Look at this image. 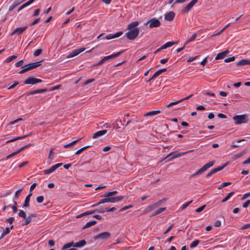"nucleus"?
Masks as SVG:
<instances>
[{
	"label": "nucleus",
	"mask_w": 250,
	"mask_h": 250,
	"mask_svg": "<svg viewBox=\"0 0 250 250\" xmlns=\"http://www.w3.org/2000/svg\"><path fill=\"white\" fill-rule=\"evenodd\" d=\"M215 163L214 161H210L208 163L205 164L202 167L198 169L195 173L193 174L191 176L194 177L197 175L202 174L205 171H206L208 168L213 166Z\"/></svg>",
	"instance_id": "nucleus-1"
},
{
	"label": "nucleus",
	"mask_w": 250,
	"mask_h": 250,
	"mask_svg": "<svg viewBox=\"0 0 250 250\" xmlns=\"http://www.w3.org/2000/svg\"><path fill=\"white\" fill-rule=\"evenodd\" d=\"M232 119L234 120V123L236 125L246 123L248 121V116L246 114L235 115L233 117Z\"/></svg>",
	"instance_id": "nucleus-2"
},
{
	"label": "nucleus",
	"mask_w": 250,
	"mask_h": 250,
	"mask_svg": "<svg viewBox=\"0 0 250 250\" xmlns=\"http://www.w3.org/2000/svg\"><path fill=\"white\" fill-rule=\"evenodd\" d=\"M86 244V242L84 240H82L76 243H74L73 242H71L63 245V249H68L71 247L81 248L85 245Z\"/></svg>",
	"instance_id": "nucleus-3"
},
{
	"label": "nucleus",
	"mask_w": 250,
	"mask_h": 250,
	"mask_svg": "<svg viewBox=\"0 0 250 250\" xmlns=\"http://www.w3.org/2000/svg\"><path fill=\"white\" fill-rule=\"evenodd\" d=\"M104 198L102 199V202L105 203H116L121 201L124 199V196H119L116 197L107 196L104 197Z\"/></svg>",
	"instance_id": "nucleus-4"
},
{
	"label": "nucleus",
	"mask_w": 250,
	"mask_h": 250,
	"mask_svg": "<svg viewBox=\"0 0 250 250\" xmlns=\"http://www.w3.org/2000/svg\"><path fill=\"white\" fill-rule=\"evenodd\" d=\"M125 33L127 38L130 40H134L139 33V30L138 28H134Z\"/></svg>",
	"instance_id": "nucleus-5"
},
{
	"label": "nucleus",
	"mask_w": 250,
	"mask_h": 250,
	"mask_svg": "<svg viewBox=\"0 0 250 250\" xmlns=\"http://www.w3.org/2000/svg\"><path fill=\"white\" fill-rule=\"evenodd\" d=\"M123 52V51H120V52H117L116 53L111 54L109 56H105L104 58H103L102 60H101L98 62V63H97V65H101V64H103L105 62L108 61L109 60L112 59L113 58L117 57L119 56H120Z\"/></svg>",
	"instance_id": "nucleus-6"
},
{
	"label": "nucleus",
	"mask_w": 250,
	"mask_h": 250,
	"mask_svg": "<svg viewBox=\"0 0 250 250\" xmlns=\"http://www.w3.org/2000/svg\"><path fill=\"white\" fill-rule=\"evenodd\" d=\"M148 24H149V27L152 28L153 27H159L161 23L158 19L154 18L150 19L146 23V25Z\"/></svg>",
	"instance_id": "nucleus-7"
},
{
	"label": "nucleus",
	"mask_w": 250,
	"mask_h": 250,
	"mask_svg": "<svg viewBox=\"0 0 250 250\" xmlns=\"http://www.w3.org/2000/svg\"><path fill=\"white\" fill-rule=\"evenodd\" d=\"M42 80L34 77H29L24 81V83L26 84H34L37 83H41Z\"/></svg>",
	"instance_id": "nucleus-8"
},
{
	"label": "nucleus",
	"mask_w": 250,
	"mask_h": 250,
	"mask_svg": "<svg viewBox=\"0 0 250 250\" xmlns=\"http://www.w3.org/2000/svg\"><path fill=\"white\" fill-rule=\"evenodd\" d=\"M110 233L108 232L105 231L102 233H101L94 237V239L95 240L97 239H103L106 240L108 239L110 237Z\"/></svg>",
	"instance_id": "nucleus-9"
},
{
	"label": "nucleus",
	"mask_w": 250,
	"mask_h": 250,
	"mask_svg": "<svg viewBox=\"0 0 250 250\" xmlns=\"http://www.w3.org/2000/svg\"><path fill=\"white\" fill-rule=\"evenodd\" d=\"M85 50V48L84 47H82L75 49L68 54V55L67 56V58H70L75 57L79 55L80 53L84 51Z\"/></svg>",
	"instance_id": "nucleus-10"
},
{
	"label": "nucleus",
	"mask_w": 250,
	"mask_h": 250,
	"mask_svg": "<svg viewBox=\"0 0 250 250\" xmlns=\"http://www.w3.org/2000/svg\"><path fill=\"white\" fill-rule=\"evenodd\" d=\"M62 165V163H58L56 165L52 166L50 168L43 170L45 174H49L54 171L57 168L61 167Z\"/></svg>",
	"instance_id": "nucleus-11"
},
{
	"label": "nucleus",
	"mask_w": 250,
	"mask_h": 250,
	"mask_svg": "<svg viewBox=\"0 0 250 250\" xmlns=\"http://www.w3.org/2000/svg\"><path fill=\"white\" fill-rule=\"evenodd\" d=\"M41 65V62H37L33 63H30L27 65H25V67L27 68V71L33 69Z\"/></svg>",
	"instance_id": "nucleus-12"
},
{
	"label": "nucleus",
	"mask_w": 250,
	"mask_h": 250,
	"mask_svg": "<svg viewBox=\"0 0 250 250\" xmlns=\"http://www.w3.org/2000/svg\"><path fill=\"white\" fill-rule=\"evenodd\" d=\"M27 28V26L21 27L15 29L11 33V35H13L16 33L18 35H20Z\"/></svg>",
	"instance_id": "nucleus-13"
},
{
	"label": "nucleus",
	"mask_w": 250,
	"mask_h": 250,
	"mask_svg": "<svg viewBox=\"0 0 250 250\" xmlns=\"http://www.w3.org/2000/svg\"><path fill=\"white\" fill-rule=\"evenodd\" d=\"M158 203H156L152 205L148 206L143 211V214H145L151 211L158 207Z\"/></svg>",
	"instance_id": "nucleus-14"
},
{
	"label": "nucleus",
	"mask_w": 250,
	"mask_h": 250,
	"mask_svg": "<svg viewBox=\"0 0 250 250\" xmlns=\"http://www.w3.org/2000/svg\"><path fill=\"white\" fill-rule=\"evenodd\" d=\"M198 0H192L185 7L184 11L185 12L189 11L194 4L197 2Z\"/></svg>",
	"instance_id": "nucleus-15"
},
{
	"label": "nucleus",
	"mask_w": 250,
	"mask_h": 250,
	"mask_svg": "<svg viewBox=\"0 0 250 250\" xmlns=\"http://www.w3.org/2000/svg\"><path fill=\"white\" fill-rule=\"evenodd\" d=\"M194 151V150H189V151H186V152H181V153H177L176 154H175V155L173 156L172 157H171L170 158L168 159L167 161H170L171 160H172L173 159L176 158H178V157H181V156H182L187 153H190L191 152H193Z\"/></svg>",
	"instance_id": "nucleus-16"
},
{
	"label": "nucleus",
	"mask_w": 250,
	"mask_h": 250,
	"mask_svg": "<svg viewBox=\"0 0 250 250\" xmlns=\"http://www.w3.org/2000/svg\"><path fill=\"white\" fill-rule=\"evenodd\" d=\"M175 16V13L172 12H169L166 14L165 16V19L167 21H171L173 20Z\"/></svg>",
	"instance_id": "nucleus-17"
},
{
	"label": "nucleus",
	"mask_w": 250,
	"mask_h": 250,
	"mask_svg": "<svg viewBox=\"0 0 250 250\" xmlns=\"http://www.w3.org/2000/svg\"><path fill=\"white\" fill-rule=\"evenodd\" d=\"M106 132V130H102L98 131L93 134L92 138L93 139H96L100 136L104 135Z\"/></svg>",
	"instance_id": "nucleus-18"
},
{
	"label": "nucleus",
	"mask_w": 250,
	"mask_h": 250,
	"mask_svg": "<svg viewBox=\"0 0 250 250\" xmlns=\"http://www.w3.org/2000/svg\"><path fill=\"white\" fill-rule=\"evenodd\" d=\"M250 64V60L243 59L236 63L237 66H244Z\"/></svg>",
	"instance_id": "nucleus-19"
},
{
	"label": "nucleus",
	"mask_w": 250,
	"mask_h": 250,
	"mask_svg": "<svg viewBox=\"0 0 250 250\" xmlns=\"http://www.w3.org/2000/svg\"><path fill=\"white\" fill-rule=\"evenodd\" d=\"M229 53V50H226L225 51L222 52L221 53H218L216 57H215V60H220L223 59L226 55Z\"/></svg>",
	"instance_id": "nucleus-20"
},
{
	"label": "nucleus",
	"mask_w": 250,
	"mask_h": 250,
	"mask_svg": "<svg viewBox=\"0 0 250 250\" xmlns=\"http://www.w3.org/2000/svg\"><path fill=\"white\" fill-rule=\"evenodd\" d=\"M246 153V150H243V151H241V152H239V153L234 155L232 157V161H235L236 159L240 158L241 157L243 156Z\"/></svg>",
	"instance_id": "nucleus-21"
},
{
	"label": "nucleus",
	"mask_w": 250,
	"mask_h": 250,
	"mask_svg": "<svg viewBox=\"0 0 250 250\" xmlns=\"http://www.w3.org/2000/svg\"><path fill=\"white\" fill-rule=\"evenodd\" d=\"M32 195V193H30L26 197L24 201V203L22 206V208L27 207L29 205V201L30 199V197Z\"/></svg>",
	"instance_id": "nucleus-22"
},
{
	"label": "nucleus",
	"mask_w": 250,
	"mask_h": 250,
	"mask_svg": "<svg viewBox=\"0 0 250 250\" xmlns=\"http://www.w3.org/2000/svg\"><path fill=\"white\" fill-rule=\"evenodd\" d=\"M176 43L175 42H168L165 43L164 45H162L161 46V49H166L167 47H171L173 45L175 44Z\"/></svg>",
	"instance_id": "nucleus-23"
},
{
	"label": "nucleus",
	"mask_w": 250,
	"mask_h": 250,
	"mask_svg": "<svg viewBox=\"0 0 250 250\" xmlns=\"http://www.w3.org/2000/svg\"><path fill=\"white\" fill-rule=\"evenodd\" d=\"M46 91V89H37L30 91L28 95H33L37 93H43Z\"/></svg>",
	"instance_id": "nucleus-24"
},
{
	"label": "nucleus",
	"mask_w": 250,
	"mask_h": 250,
	"mask_svg": "<svg viewBox=\"0 0 250 250\" xmlns=\"http://www.w3.org/2000/svg\"><path fill=\"white\" fill-rule=\"evenodd\" d=\"M21 1H15L9 8V11H12L16 7L19 5Z\"/></svg>",
	"instance_id": "nucleus-25"
},
{
	"label": "nucleus",
	"mask_w": 250,
	"mask_h": 250,
	"mask_svg": "<svg viewBox=\"0 0 250 250\" xmlns=\"http://www.w3.org/2000/svg\"><path fill=\"white\" fill-rule=\"evenodd\" d=\"M139 24L138 21H133L131 23L129 24L127 26V29L128 30H132V29L135 27H136Z\"/></svg>",
	"instance_id": "nucleus-26"
},
{
	"label": "nucleus",
	"mask_w": 250,
	"mask_h": 250,
	"mask_svg": "<svg viewBox=\"0 0 250 250\" xmlns=\"http://www.w3.org/2000/svg\"><path fill=\"white\" fill-rule=\"evenodd\" d=\"M160 113V110H153V111H149V112L146 113L144 115V116H153V115H155L157 114H159Z\"/></svg>",
	"instance_id": "nucleus-27"
},
{
	"label": "nucleus",
	"mask_w": 250,
	"mask_h": 250,
	"mask_svg": "<svg viewBox=\"0 0 250 250\" xmlns=\"http://www.w3.org/2000/svg\"><path fill=\"white\" fill-rule=\"evenodd\" d=\"M227 165H228V163H226V164H224L221 167H216V168H213V169H212L211 170L214 172V173H215L217 172H218L219 171H220L222 169H223L225 167H226L227 166Z\"/></svg>",
	"instance_id": "nucleus-28"
},
{
	"label": "nucleus",
	"mask_w": 250,
	"mask_h": 250,
	"mask_svg": "<svg viewBox=\"0 0 250 250\" xmlns=\"http://www.w3.org/2000/svg\"><path fill=\"white\" fill-rule=\"evenodd\" d=\"M97 222L96 221H92L90 222H87L83 227V229H85L88 228L93 225H94L96 224Z\"/></svg>",
	"instance_id": "nucleus-29"
},
{
	"label": "nucleus",
	"mask_w": 250,
	"mask_h": 250,
	"mask_svg": "<svg viewBox=\"0 0 250 250\" xmlns=\"http://www.w3.org/2000/svg\"><path fill=\"white\" fill-rule=\"evenodd\" d=\"M81 139V138L80 139H79L78 140H75L70 143H68V144H65L64 145H63V147L64 148H68L70 146H72L74 145V144H75L77 142H78V141H79Z\"/></svg>",
	"instance_id": "nucleus-30"
},
{
	"label": "nucleus",
	"mask_w": 250,
	"mask_h": 250,
	"mask_svg": "<svg viewBox=\"0 0 250 250\" xmlns=\"http://www.w3.org/2000/svg\"><path fill=\"white\" fill-rule=\"evenodd\" d=\"M118 193V192L116 190L111 191V192H108L105 193L103 197H107V196H113V195H115L117 194Z\"/></svg>",
	"instance_id": "nucleus-31"
},
{
	"label": "nucleus",
	"mask_w": 250,
	"mask_h": 250,
	"mask_svg": "<svg viewBox=\"0 0 250 250\" xmlns=\"http://www.w3.org/2000/svg\"><path fill=\"white\" fill-rule=\"evenodd\" d=\"M28 135H24V136H23L18 137L15 138H14V139H11V140H9L7 141L6 142V143H10V142H14V141H17L18 140L24 138L26 137L27 136H28Z\"/></svg>",
	"instance_id": "nucleus-32"
},
{
	"label": "nucleus",
	"mask_w": 250,
	"mask_h": 250,
	"mask_svg": "<svg viewBox=\"0 0 250 250\" xmlns=\"http://www.w3.org/2000/svg\"><path fill=\"white\" fill-rule=\"evenodd\" d=\"M10 229H9L8 227H7L5 229L3 230V232L2 233L0 239L2 238L5 235H7V234L10 233Z\"/></svg>",
	"instance_id": "nucleus-33"
},
{
	"label": "nucleus",
	"mask_w": 250,
	"mask_h": 250,
	"mask_svg": "<svg viewBox=\"0 0 250 250\" xmlns=\"http://www.w3.org/2000/svg\"><path fill=\"white\" fill-rule=\"evenodd\" d=\"M160 74V71L159 70L157 71L147 81V82L151 81L154 80L156 77H158Z\"/></svg>",
	"instance_id": "nucleus-34"
},
{
	"label": "nucleus",
	"mask_w": 250,
	"mask_h": 250,
	"mask_svg": "<svg viewBox=\"0 0 250 250\" xmlns=\"http://www.w3.org/2000/svg\"><path fill=\"white\" fill-rule=\"evenodd\" d=\"M197 34L196 33L193 34L192 36L185 42V46H186L187 44H188L190 42L194 41L195 38H196Z\"/></svg>",
	"instance_id": "nucleus-35"
},
{
	"label": "nucleus",
	"mask_w": 250,
	"mask_h": 250,
	"mask_svg": "<svg viewBox=\"0 0 250 250\" xmlns=\"http://www.w3.org/2000/svg\"><path fill=\"white\" fill-rule=\"evenodd\" d=\"M166 210V208H161L157 209L155 212L152 214L151 216H154L155 215H158L162 213L163 211Z\"/></svg>",
	"instance_id": "nucleus-36"
},
{
	"label": "nucleus",
	"mask_w": 250,
	"mask_h": 250,
	"mask_svg": "<svg viewBox=\"0 0 250 250\" xmlns=\"http://www.w3.org/2000/svg\"><path fill=\"white\" fill-rule=\"evenodd\" d=\"M234 192H229L226 196V197L223 199L222 201V202H225L227 201H228L233 194Z\"/></svg>",
	"instance_id": "nucleus-37"
},
{
	"label": "nucleus",
	"mask_w": 250,
	"mask_h": 250,
	"mask_svg": "<svg viewBox=\"0 0 250 250\" xmlns=\"http://www.w3.org/2000/svg\"><path fill=\"white\" fill-rule=\"evenodd\" d=\"M17 58V56L16 55H13V56H10L9 57H8L5 60V62H11L12 61L14 60V59H16Z\"/></svg>",
	"instance_id": "nucleus-38"
},
{
	"label": "nucleus",
	"mask_w": 250,
	"mask_h": 250,
	"mask_svg": "<svg viewBox=\"0 0 250 250\" xmlns=\"http://www.w3.org/2000/svg\"><path fill=\"white\" fill-rule=\"evenodd\" d=\"M199 243L200 241L199 240H196L193 241L190 245V248H193L196 247L199 244Z\"/></svg>",
	"instance_id": "nucleus-39"
},
{
	"label": "nucleus",
	"mask_w": 250,
	"mask_h": 250,
	"mask_svg": "<svg viewBox=\"0 0 250 250\" xmlns=\"http://www.w3.org/2000/svg\"><path fill=\"white\" fill-rule=\"evenodd\" d=\"M231 184V182H223L221 184V185L218 188V189H221L222 188L227 187L229 185H230Z\"/></svg>",
	"instance_id": "nucleus-40"
},
{
	"label": "nucleus",
	"mask_w": 250,
	"mask_h": 250,
	"mask_svg": "<svg viewBox=\"0 0 250 250\" xmlns=\"http://www.w3.org/2000/svg\"><path fill=\"white\" fill-rule=\"evenodd\" d=\"M32 218L31 216H28L27 217H25V220L24 223L22 224V225H27L29 224L31 221Z\"/></svg>",
	"instance_id": "nucleus-41"
},
{
	"label": "nucleus",
	"mask_w": 250,
	"mask_h": 250,
	"mask_svg": "<svg viewBox=\"0 0 250 250\" xmlns=\"http://www.w3.org/2000/svg\"><path fill=\"white\" fill-rule=\"evenodd\" d=\"M90 146H84L81 148H80V149H79L78 150H77L76 152H75V154L76 155H78V154H79L80 153H81L82 151H83V150H84L85 149H86V148L89 147Z\"/></svg>",
	"instance_id": "nucleus-42"
},
{
	"label": "nucleus",
	"mask_w": 250,
	"mask_h": 250,
	"mask_svg": "<svg viewBox=\"0 0 250 250\" xmlns=\"http://www.w3.org/2000/svg\"><path fill=\"white\" fill-rule=\"evenodd\" d=\"M192 202V200H191L185 204H184L182 205V206L181 207V209L182 210H184L187 207H188L191 203Z\"/></svg>",
	"instance_id": "nucleus-43"
},
{
	"label": "nucleus",
	"mask_w": 250,
	"mask_h": 250,
	"mask_svg": "<svg viewBox=\"0 0 250 250\" xmlns=\"http://www.w3.org/2000/svg\"><path fill=\"white\" fill-rule=\"evenodd\" d=\"M95 212H98L100 213H103L106 211V208H100L98 209L94 210Z\"/></svg>",
	"instance_id": "nucleus-44"
},
{
	"label": "nucleus",
	"mask_w": 250,
	"mask_h": 250,
	"mask_svg": "<svg viewBox=\"0 0 250 250\" xmlns=\"http://www.w3.org/2000/svg\"><path fill=\"white\" fill-rule=\"evenodd\" d=\"M120 125H123L122 124V122L121 120H117L116 121V125H114V127H116V128H120Z\"/></svg>",
	"instance_id": "nucleus-45"
},
{
	"label": "nucleus",
	"mask_w": 250,
	"mask_h": 250,
	"mask_svg": "<svg viewBox=\"0 0 250 250\" xmlns=\"http://www.w3.org/2000/svg\"><path fill=\"white\" fill-rule=\"evenodd\" d=\"M181 102V101H180V100L177 101L173 102H171L170 103H169L168 104H167V107H169L172 105H176Z\"/></svg>",
	"instance_id": "nucleus-46"
},
{
	"label": "nucleus",
	"mask_w": 250,
	"mask_h": 250,
	"mask_svg": "<svg viewBox=\"0 0 250 250\" xmlns=\"http://www.w3.org/2000/svg\"><path fill=\"white\" fill-rule=\"evenodd\" d=\"M42 49H38L34 52V55L35 57H37V56H39L42 53Z\"/></svg>",
	"instance_id": "nucleus-47"
},
{
	"label": "nucleus",
	"mask_w": 250,
	"mask_h": 250,
	"mask_svg": "<svg viewBox=\"0 0 250 250\" xmlns=\"http://www.w3.org/2000/svg\"><path fill=\"white\" fill-rule=\"evenodd\" d=\"M235 57L233 56L232 57L228 58L225 59L224 62H229L234 61L235 60Z\"/></svg>",
	"instance_id": "nucleus-48"
},
{
	"label": "nucleus",
	"mask_w": 250,
	"mask_h": 250,
	"mask_svg": "<svg viewBox=\"0 0 250 250\" xmlns=\"http://www.w3.org/2000/svg\"><path fill=\"white\" fill-rule=\"evenodd\" d=\"M19 216L21 217L25 218L26 214L24 211H23L22 210H20Z\"/></svg>",
	"instance_id": "nucleus-49"
},
{
	"label": "nucleus",
	"mask_w": 250,
	"mask_h": 250,
	"mask_svg": "<svg viewBox=\"0 0 250 250\" xmlns=\"http://www.w3.org/2000/svg\"><path fill=\"white\" fill-rule=\"evenodd\" d=\"M44 200V197L43 196H40L37 198V201L39 203H42Z\"/></svg>",
	"instance_id": "nucleus-50"
},
{
	"label": "nucleus",
	"mask_w": 250,
	"mask_h": 250,
	"mask_svg": "<svg viewBox=\"0 0 250 250\" xmlns=\"http://www.w3.org/2000/svg\"><path fill=\"white\" fill-rule=\"evenodd\" d=\"M14 220H15L14 218L12 217H11L7 218L6 219L5 221L7 223H8L9 224H12L14 222Z\"/></svg>",
	"instance_id": "nucleus-51"
},
{
	"label": "nucleus",
	"mask_w": 250,
	"mask_h": 250,
	"mask_svg": "<svg viewBox=\"0 0 250 250\" xmlns=\"http://www.w3.org/2000/svg\"><path fill=\"white\" fill-rule=\"evenodd\" d=\"M23 119L22 118H18L13 121H12L11 122H10V123L9 124V125H13L17 123H18V122L20 121H22Z\"/></svg>",
	"instance_id": "nucleus-52"
},
{
	"label": "nucleus",
	"mask_w": 250,
	"mask_h": 250,
	"mask_svg": "<svg viewBox=\"0 0 250 250\" xmlns=\"http://www.w3.org/2000/svg\"><path fill=\"white\" fill-rule=\"evenodd\" d=\"M123 34V32L122 31H120L116 33L115 34H113L114 38H116L117 37H120Z\"/></svg>",
	"instance_id": "nucleus-53"
},
{
	"label": "nucleus",
	"mask_w": 250,
	"mask_h": 250,
	"mask_svg": "<svg viewBox=\"0 0 250 250\" xmlns=\"http://www.w3.org/2000/svg\"><path fill=\"white\" fill-rule=\"evenodd\" d=\"M95 212V211H94V210H89V211H87L83 213V215H87L93 214Z\"/></svg>",
	"instance_id": "nucleus-54"
},
{
	"label": "nucleus",
	"mask_w": 250,
	"mask_h": 250,
	"mask_svg": "<svg viewBox=\"0 0 250 250\" xmlns=\"http://www.w3.org/2000/svg\"><path fill=\"white\" fill-rule=\"evenodd\" d=\"M206 207V205H203L196 209L197 212H200L202 211Z\"/></svg>",
	"instance_id": "nucleus-55"
},
{
	"label": "nucleus",
	"mask_w": 250,
	"mask_h": 250,
	"mask_svg": "<svg viewBox=\"0 0 250 250\" xmlns=\"http://www.w3.org/2000/svg\"><path fill=\"white\" fill-rule=\"evenodd\" d=\"M132 207V205H129V206H125L124 207L122 208L121 210H120V211H125L127 209H129L131 208Z\"/></svg>",
	"instance_id": "nucleus-56"
},
{
	"label": "nucleus",
	"mask_w": 250,
	"mask_h": 250,
	"mask_svg": "<svg viewBox=\"0 0 250 250\" xmlns=\"http://www.w3.org/2000/svg\"><path fill=\"white\" fill-rule=\"evenodd\" d=\"M19 82H15V83L12 84L10 87H9L8 88V90H10V89H13L16 86H17L18 84H19Z\"/></svg>",
	"instance_id": "nucleus-57"
},
{
	"label": "nucleus",
	"mask_w": 250,
	"mask_h": 250,
	"mask_svg": "<svg viewBox=\"0 0 250 250\" xmlns=\"http://www.w3.org/2000/svg\"><path fill=\"white\" fill-rule=\"evenodd\" d=\"M250 204V200H248L243 204V207L244 208H246L248 207V206Z\"/></svg>",
	"instance_id": "nucleus-58"
},
{
	"label": "nucleus",
	"mask_w": 250,
	"mask_h": 250,
	"mask_svg": "<svg viewBox=\"0 0 250 250\" xmlns=\"http://www.w3.org/2000/svg\"><path fill=\"white\" fill-rule=\"evenodd\" d=\"M250 228V224H245V225H243L241 228V230H244V229H249Z\"/></svg>",
	"instance_id": "nucleus-59"
},
{
	"label": "nucleus",
	"mask_w": 250,
	"mask_h": 250,
	"mask_svg": "<svg viewBox=\"0 0 250 250\" xmlns=\"http://www.w3.org/2000/svg\"><path fill=\"white\" fill-rule=\"evenodd\" d=\"M221 223L219 220H217L214 222V226L215 227H219L221 226Z\"/></svg>",
	"instance_id": "nucleus-60"
},
{
	"label": "nucleus",
	"mask_w": 250,
	"mask_h": 250,
	"mask_svg": "<svg viewBox=\"0 0 250 250\" xmlns=\"http://www.w3.org/2000/svg\"><path fill=\"white\" fill-rule=\"evenodd\" d=\"M23 61L21 60L15 63V66L17 67H20L23 64Z\"/></svg>",
	"instance_id": "nucleus-61"
},
{
	"label": "nucleus",
	"mask_w": 250,
	"mask_h": 250,
	"mask_svg": "<svg viewBox=\"0 0 250 250\" xmlns=\"http://www.w3.org/2000/svg\"><path fill=\"white\" fill-rule=\"evenodd\" d=\"M173 226H174V225L173 224H172L171 225H170L168 228L165 231V232H164V234H167V233L173 228Z\"/></svg>",
	"instance_id": "nucleus-62"
},
{
	"label": "nucleus",
	"mask_w": 250,
	"mask_h": 250,
	"mask_svg": "<svg viewBox=\"0 0 250 250\" xmlns=\"http://www.w3.org/2000/svg\"><path fill=\"white\" fill-rule=\"evenodd\" d=\"M22 189H20L17 190L15 193V198H18L19 195L21 194Z\"/></svg>",
	"instance_id": "nucleus-63"
},
{
	"label": "nucleus",
	"mask_w": 250,
	"mask_h": 250,
	"mask_svg": "<svg viewBox=\"0 0 250 250\" xmlns=\"http://www.w3.org/2000/svg\"><path fill=\"white\" fill-rule=\"evenodd\" d=\"M250 196V192H248L247 193H245L243 195V197L242 198V200H244L246 198H247V197Z\"/></svg>",
	"instance_id": "nucleus-64"
}]
</instances>
